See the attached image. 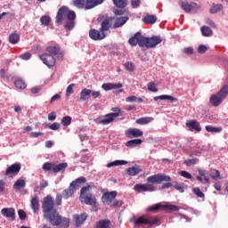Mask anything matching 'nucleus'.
<instances>
[{
	"instance_id": "f257e3e1",
	"label": "nucleus",
	"mask_w": 228,
	"mask_h": 228,
	"mask_svg": "<svg viewBox=\"0 0 228 228\" xmlns=\"http://www.w3.org/2000/svg\"><path fill=\"white\" fill-rule=\"evenodd\" d=\"M43 216L53 227L69 228L70 221L67 217H63L54 208V200L53 196L48 195L43 199L42 202Z\"/></svg>"
},
{
	"instance_id": "f03ea898",
	"label": "nucleus",
	"mask_w": 228,
	"mask_h": 228,
	"mask_svg": "<svg viewBox=\"0 0 228 228\" xmlns=\"http://www.w3.org/2000/svg\"><path fill=\"white\" fill-rule=\"evenodd\" d=\"M65 17L69 20V21L66 22L65 28L69 31H71V29H74V26H76V21H74L76 20V12L69 11V7H61L56 15V24H61V22L65 20Z\"/></svg>"
},
{
	"instance_id": "7ed1b4c3",
	"label": "nucleus",
	"mask_w": 228,
	"mask_h": 228,
	"mask_svg": "<svg viewBox=\"0 0 228 228\" xmlns=\"http://www.w3.org/2000/svg\"><path fill=\"white\" fill-rule=\"evenodd\" d=\"M79 200L82 204H86V206H94V208H97V199L90 191V185L85 186L81 189Z\"/></svg>"
},
{
	"instance_id": "20e7f679",
	"label": "nucleus",
	"mask_w": 228,
	"mask_h": 228,
	"mask_svg": "<svg viewBox=\"0 0 228 228\" xmlns=\"http://www.w3.org/2000/svg\"><path fill=\"white\" fill-rule=\"evenodd\" d=\"M86 183V178L84 176H81L79 178H77L75 181L71 182L69 188L65 189L62 193L61 194L62 196V199H69V197H72L74 195V191H76V188H79V184H85Z\"/></svg>"
},
{
	"instance_id": "39448f33",
	"label": "nucleus",
	"mask_w": 228,
	"mask_h": 228,
	"mask_svg": "<svg viewBox=\"0 0 228 228\" xmlns=\"http://www.w3.org/2000/svg\"><path fill=\"white\" fill-rule=\"evenodd\" d=\"M69 164L66 162H62L60 164H55L53 162H45L43 164V170L44 172H53V174H59L60 172L63 173L67 170Z\"/></svg>"
},
{
	"instance_id": "423d86ee",
	"label": "nucleus",
	"mask_w": 228,
	"mask_h": 228,
	"mask_svg": "<svg viewBox=\"0 0 228 228\" xmlns=\"http://www.w3.org/2000/svg\"><path fill=\"white\" fill-rule=\"evenodd\" d=\"M228 94V85L224 86L221 90L210 97V102L215 108H218L222 104V101L227 97Z\"/></svg>"
},
{
	"instance_id": "0eeeda50",
	"label": "nucleus",
	"mask_w": 228,
	"mask_h": 228,
	"mask_svg": "<svg viewBox=\"0 0 228 228\" xmlns=\"http://www.w3.org/2000/svg\"><path fill=\"white\" fill-rule=\"evenodd\" d=\"M170 181H172L170 176L161 173L151 175L147 178V183H149V184H161L162 183H168Z\"/></svg>"
},
{
	"instance_id": "6e6552de",
	"label": "nucleus",
	"mask_w": 228,
	"mask_h": 228,
	"mask_svg": "<svg viewBox=\"0 0 228 228\" xmlns=\"http://www.w3.org/2000/svg\"><path fill=\"white\" fill-rule=\"evenodd\" d=\"M111 113H109L105 115V118L102 119L100 121V124H102L103 126H108V124H111L115 120V118L120 117V113H122V110L118 107H115L111 109Z\"/></svg>"
},
{
	"instance_id": "1a4fd4ad",
	"label": "nucleus",
	"mask_w": 228,
	"mask_h": 228,
	"mask_svg": "<svg viewBox=\"0 0 228 228\" xmlns=\"http://www.w3.org/2000/svg\"><path fill=\"white\" fill-rule=\"evenodd\" d=\"M163 42V37L160 36H153L151 37H144L143 47H147V49H153L159 44Z\"/></svg>"
},
{
	"instance_id": "9d476101",
	"label": "nucleus",
	"mask_w": 228,
	"mask_h": 228,
	"mask_svg": "<svg viewBox=\"0 0 228 228\" xmlns=\"http://www.w3.org/2000/svg\"><path fill=\"white\" fill-rule=\"evenodd\" d=\"M134 224L136 225H155L158 224V218L142 216L134 221Z\"/></svg>"
},
{
	"instance_id": "9b49d317",
	"label": "nucleus",
	"mask_w": 228,
	"mask_h": 228,
	"mask_svg": "<svg viewBox=\"0 0 228 228\" xmlns=\"http://www.w3.org/2000/svg\"><path fill=\"white\" fill-rule=\"evenodd\" d=\"M144 39L145 37H143L141 32H136L134 37L129 38L128 43L132 47H136V45L143 47Z\"/></svg>"
},
{
	"instance_id": "f8f14e48",
	"label": "nucleus",
	"mask_w": 228,
	"mask_h": 228,
	"mask_svg": "<svg viewBox=\"0 0 228 228\" xmlns=\"http://www.w3.org/2000/svg\"><path fill=\"white\" fill-rule=\"evenodd\" d=\"M20 163H14L7 167L4 175L7 177H15V175H18L19 172H20Z\"/></svg>"
},
{
	"instance_id": "ddd939ff",
	"label": "nucleus",
	"mask_w": 228,
	"mask_h": 228,
	"mask_svg": "<svg viewBox=\"0 0 228 228\" xmlns=\"http://www.w3.org/2000/svg\"><path fill=\"white\" fill-rule=\"evenodd\" d=\"M134 190L138 193H143V191H155L156 188L152 183H137L134 185Z\"/></svg>"
},
{
	"instance_id": "4468645a",
	"label": "nucleus",
	"mask_w": 228,
	"mask_h": 228,
	"mask_svg": "<svg viewBox=\"0 0 228 228\" xmlns=\"http://www.w3.org/2000/svg\"><path fill=\"white\" fill-rule=\"evenodd\" d=\"M89 37L91 40H104L106 38V33H103L101 29L91 28L89 30Z\"/></svg>"
},
{
	"instance_id": "2eb2a0df",
	"label": "nucleus",
	"mask_w": 228,
	"mask_h": 228,
	"mask_svg": "<svg viewBox=\"0 0 228 228\" xmlns=\"http://www.w3.org/2000/svg\"><path fill=\"white\" fill-rule=\"evenodd\" d=\"M45 65H47L49 68L54 67L56 65V58L49 53H44L39 56Z\"/></svg>"
},
{
	"instance_id": "dca6fc26",
	"label": "nucleus",
	"mask_w": 228,
	"mask_h": 228,
	"mask_svg": "<svg viewBox=\"0 0 228 228\" xmlns=\"http://www.w3.org/2000/svg\"><path fill=\"white\" fill-rule=\"evenodd\" d=\"M117 195H118L117 191H113L110 192H104L102 197V201L106 206H110V204H111V202H113V200H115V199H117Z\"/></svg>"
},
{
	"instance_id": "f3484780",
	"label": "nucleus",
	"mask_w": 228,
	"mask_h": 228,
	"mask_svg": "<svg viewBox=\"0 0 228 228\" xmlns=\"http://www.w3.org/2000/svg\"><path fill=\"white\" fill-rule=\"evenodd\" d=\"M125 135L127 138H140L141 136H143V131L138 128H128L125 131Z\"/></svg>"
},
{
	"instance_id": "a211bd4d",
	"label": "nucleus",
	"mask_w": 228,
	"mask_h": 228,
	"mask_svg": "<svg viewBox=\"0 0 228 228\" xmlns=\"http://www.w3.org/2000/svg\"><path fill=\"white\" fill-rule=\"evenodd\" d=\"M112 22H113V17L104 18L103 20H102L100 29L103 33H106V31H110V29H111Z\"/></svg>"
},
{
	"instance_id": "6ab92c4d",
	"label": "nucleus",
	"mask_w": 228,
	"mask_h": 228,
	"mask_svg": "<svg viewBox=\"0 0 228 228\" xmlns=\"http://www.w3.org/2000/svg\"><path fill=\"white\" fill-rule=\"evenodd\" d=\"M186 127H188L189 131H196L197 133H200L202 128L200 127V123L195 119L190 120L185 124Z\"/></svg>"
},
{
	"instance_id": "aec40b11",
	"label": "nucleus",
	"mask_w": 228,
	"mask_h": 228,
	"mask_svg": "<svg viewBox=\"0 0 228 228\" xmlns=\"http://www.w3.org/2000/svg\"><path fill=\"white\" fill-rule=\"evenodd\" d=\"M86 218H88V215L86 213L81 215H75L73 216V222L76 227H79V225H83L85 222H86Z\"/></svg>"
},
{
	"instance_id": "412c9836",
	"label": "nucleus",
	"mask_w": 228,
	"mask_h": 228,
	"mask_svg": "<svg viewBox=\"0 0 228 228\" xmlns=\"http://www.w3.org/2000/svg\"><path fill=\"white\" fill-rule=\"evenodd\" d=\"M30 207L34 213H37L40 209V198L38 195H34V197L30 200Z\"/></svg>"
},
{
	"instance_id": "4be33fe9",
	"label": "nucleus",
	"mask_w": 228,
	"mask_h": 228,
	"mask_svg": "<svg viewBox=\"0 0 228 228\" xmlns=\"http://www.w3.org/2000/svg\"><path fill=\"white\" fill-rule=\"evenodd\" d=\"M102 88H103V90H105L106 92L110 90H118V88H122V84L121 83H118V84L105 83V84H102Z\"/></svg>"
},
{
	"instance_id": "5701e85b",
	"label": "nucleus",
	"mask_w": 228,
	"mask_h": 228,
	"mask_svg": "<svg viewBox=\"0 0 228 228\" xmlns=\"http://www.w3.org/2000/svg\"><path fill=\"white\" fill-rule=\"evenodd\" d=\"M102 3H104V0H86V10H92V8H95Z\"/></svg>"
},
{
	"instance_id": "b1692460",
	"label": "nucleus",
	"mask_w": 228,
	"mask_h": 228,
	"mask_svg": "<svg viewBox=\"0 0 228 228\" xmlns=\"http://www.w3.org/2000/svg\"><path fill=\"white\" fill-rule=\"evenodd\" d=\"M1 214L5 218H12V220H15V209L14 208H3L1 210Z\"/></svg>"
},
{
	"instance_id": "393cba45",
	"label": "nucleus",
	"mask_w": 228,
	"mask_h": 228,
	"mask_svg": "<svg viewBox=\"0 0 228 228\" xmlns=\"http://www.w3.org/2000/svg\"><path fill=\"white\" fill-rule=\"evenodd\" d=\"M181 7L187 13H190L191 12V8H196L197 4L194 2H191V4H188V2H180Z\"/></svg>"
},
{
	"instance_id": "a878e982",
	"label": "nucleus",
	"mask_w": 228,
	"mask_h": 228,
	"mask_svg": "<svg viewBox=\"0 0 228 228\" xmlns=\"http://www.w3.org/2000/svg\"><path fill=\"white\" fill-rule=\"evenodd\" d=\"M140 172H142V167H140V166L135 165L132 167H128L126 169V174H128L130 176H134V175H138V174H140Z\"/></svg>"
},
{
	"instance_id": "bb28decb",
	"label": "nucleus",
	"mask_w": 228,
	"mask_h": 228,
	"mask_svg": "<svg viewBox=\"0 0 228 228\" xmlns=\"http://www.w3.org/2000/svg\"><path fill=\"white\" fill-rule=\"evenodd\" d=\"M127 20H129V18L127 16L116 19V21L113 25L114 29H117V28H122V26H124V24H126Z\"/></svg>"
},
{
	"instance_id": "cd10ccee",
	"label": "nucleus",
	"mask_w": 228,
	"mask_h": 228,
	"mask_svg": "<svg viewBox=\"0 0 228 228\" xmlns=\"http://www.w3.org/2000/svg\"><path fill=\"white\" fill-rule=\"evenodd\" d=\"M143 141L142 139H133L126 142V147L129 149H134V147H138V145H142Z\"/></svg>"
},
{
	"instance_id": "c85d7f7f",
	"label": "nucleus",
	"mask_w": 228,
	"mask_h": 228,
	"mask_svg": "<svg viewBox=\"0 0 228 228\" xmlns=\"http://www.w3.org/2000/svg\"><path fill=\"white\" fill-rule=\"evenodd\" d=\"M91 94H92V90L86 89V88L82 89V91L80 92L79 101H82V102L88 101V99H90L91 97Z\"/></svg>"
},
{
	"instance_id": "c756f323",
	"label": "nucleus",
	"mask_w": 228,
	"mask_h": 228,
	"mask_svg": "<svg viewBox=\"0 0 228 228\" xmlns=\"http://www.w3.org/2000/svg\"><path fill=\"white\" fill-rule=\"evenodd\" d=\"M95 228H111V221L110 219H102L97 222Z\"/></svg>"
},
{
	"instance_id": "7c9ffc66",
	"label": "nucleus",
	"mask_w": 228,
	"mask_h": 228,
	"mask_svg": "<svg viewBox=\"0 0 228 228\" xmlns=\"http://www.w3.org/2000/svg\"><path fill=\"white\" fill-rule=\"evenodd\" d=\"M156 20H158V18L156 17V15H151V14H147L143 17L142 21L145 24H155Z\"/></svg>"
},
{
	"instance_id": "2f4dec72",
	"label": "nucleus",
	"mask_w": 228,
	"mask_h": 228,
	"mask_svg": "<svg viewBox=\"0 0 228 228\" xmlns=\"http://www.w3.org/2000/svg\"><path fill=\"white\" fill-rule=\"evenodd\" d=\"M152 120H154V118L150 117L140 118L135 120V124H138L139 126H145V124H151Z\"/></svg>"
},
{
	"instance_id": "473e14b6",
	"label": "nucleus",
	"mask_w": 228,
	"mask_h": 228,
	"mask_svg": "<svg viewBox=\"0 0 228 228\" xmlns=\"http://www.w3.org/2000/svg\"><path fill=\"white\" fill-rule=\"evenodd\" d=\"M177 101V98L168 95V94H163L159 96H155L154 101Z\"/></svg>"
},
{
	"instance_id": "72a5a7b5",
	"label": "nucleus",
	"mask_w": 228,
	"mask_h": 228,
	"mask_svg": "<svg viewBox=\"0 0 228 228\" xmlns=\"http://www.w3.org/2000/svg\"><path fill=\"white\" fill-rule=\"evenodd\" d=\"M20 40V36L17 32L12 33L9 36V42L10 44H12L13 45L15 44H19V41Z\"/></svg>"
},
{
	"instance_id": "f704fd0d",
	"label": "nucleus",
	"mask_w": 228,
	"mask_h": 228,
	"mask_svg": "<svg viewBox=\"0 0 228 228\" xmlns=\"http://www.w3.org/2000/svg\"><path fill=\"white\" fill-rule=\"evenodd\" d=\"M46 51L48 52V54H51L52 56H56V54L60 53V46H48L46 48Z\"/></svg>"
},
{
	"instance_id": "c9c22d12",
	"label": "nucleus",
	"mask_w": 228,
	"mask_h": 228,
	"mask_svg": "<svg viewBox=\"0 0 228 228\" xmlns=\"http://www.w3.org/2000/svg\"><path fill=\"white\" fill-rule=\"evenodd\" d=\"M116 8L124 9L127 6V0H112Z\"/></svg>"
},
{
	"instance_id": "e433bc0d",
	"label": "nucleus",
	"mask_w": 228,
	"mask_h": 228,
	"mask_svg": "<svg viewBox=\"0 0 228 228\" xmlns=\"http://www.w3.org/2000/svg\"><path fill=\"white\" fill-rule=\"evenodd\" d=\"M224 10V5L222 4H213L210 8V13H218V12H222Z\"/></svg>"
},
{
	"instance_id": "4c0bfd02",
	"label": "nucleus",
	"mask_w": 228,
	"mask_h": 228,
	"mask_svg": "<svg viewBox=\"0 0 228 228\" xmlns=\"http://www.w3.org/2000/svg\"><path fill=\"white\" fill-rule=\"evenodd\" d=\"M122 165H127V161H126V160H115V161L110 162L107 165V167L111 168V167H120Z\"/></svg>"
},
{
	"instance_id": "58836bf2",
	"label": "nucleus",
	"mask_w": 228,
	"mask_h": 228,
	"mask_svg": "<svg viewBox=\"0 0 228 228\" xmlns=\"http://www.w3.org/2000/svg\"><path fill=\"white\" fill-rule=\"evenodd\" d=\"M200 30L203 37H211L213 35V30L208 26L201 27Z\"/></svg>"
},
{
	"instance_id": "ea45409f",
	"label": "nucleus",
	"mask_w": 228,
	"mask_h": 228,
	"mask_svg": "<svg viewBox=\"0 0 228 228\" xmlns=\"http://www.w3.org/2000/svg\"><path fill=\"white\" fill-rule=\"evenodd\" d=\"M24 186H26V181H24L22 179H19L14 183L13 189L20 190V188H24Z\"/></svg>"
},
{
	"instance_id": "a19ab883",
	"label": "nucleus",
	"mask_w": 228,
	"mask_h": 228,
	"mask_svg": "<svg viewBox=\"0 0 228 228\" xmlns=\"http://www.w3.org/2000/svg\"><path fill=\"white\" fill-rule=\"evenodd\" d=\"M206 131L208 133H222V127H215L211 126H205Z\"/></svg>"
},
{
	"instance_id": "79ce46f5",
	"label": "nucleus",
	"mask_w": 228,
	"mask_h": 228,
	"mask_svg": "<svg viewBox=\"0 0 228 228\" xmlns=\"http://www.w3.org/2000/svg\"><path fill=\"white\" fill-rule=\"evenodd\" d=\"M73 4H75L77 8H86V0H73Z\"/></svg>"
},
{
	"instance_id": "37998d69",
	"label": "nucleus",
	"mask_w": 228,
	"mask_h": 228,
	"mask_svg": "<svg viewBox=\"0 0 228 228\" xmlns=\"http://www.w3.org/2000/svg\"><path fill=\"white\" fill-rule=\"evenodd\" d=\"M124 67L126 70H128V72H133L134 71V69H135L134 63L133 61H126L124 64Z\"/></svg>"
},
{
	"instance_id": "c03bdc74",
	"label": "nucleus",
	"mask_w": 228,
	"mask_h": 228,
	"mask_svg": "<svg viewBox=\"0 0 228 228\" xmlns=\"http://www.w3.org/2000/svg\"><path fill=\"white\" fill-rule=\"evenodd\" d=\"M126 102H143V99L142 98H138L134 95L133 96H128L126 98Z\"/></svg>"
},
{
	"instance_id": "a18cd8bd",
	"label": "nucleus",
	"mask_w": 228,
	"mask_h": 228,
	"mask_svg": "<svg viewBox=\"0 0 228 228\" xmlns=\"http://www.w3.org/2000/svg\"><path fill=\"white\" fill-rule=\"evenodd\" d=\"M61 124L66 127L67 126H70V124H72V118H70V116H65L61 119Z\"/></svg>"
},
{
	"instance_id": "49530a36",
	"label": "nucleus",
	"mask_w": 228,
	"mask_h": 228,
	"mask_svg": "<svg viewBox=\"0 0 228 228\" xmlns=\"http://www.w3.org/2000/svg\"><path fill=\"white\" fill-rule=\"evenodd\" d=\"M14 86L16 88H20V90H24L26 88V83L23 82L22 79H18L14 82Z\"/></svg>"
},
{
	"instance_id": "de8ad7c7",
	"label": "nucleus",
	"mask_w": 228,
	"mask_h": 228,
	"mask_svg": "<svg viewBox=\"0 0 228 228\" xmlns=\"http://www.w3.org/2000/svg\"><path fill=\"white\" fill-rule=\"evenodd\" d=\"M184 165H186V167H191V165H197V163H199V159L195 158V159H186L184 160Z\"/></svg>"
},
{
	"instance_id": "09e8293b",
	"label": "nucleus",
	"mask_w": 228,
	"mask_h": 228,
	"mask_svg": "<svg viewBox=\"0 0 228 228\" xmlns=\"http://www.w3.org/2000/svg\"><path fill=\"white\" fill-rule=\"evenodd\" d=\"M163 209L166 211H179V207L175 205H164Z\"/></svg>"
},
{
	"instance_id": "8fccbe9b",
	"label": "nucleus",
	"mask_w": 228,
	"mask_h": 228,
	"mask_svg": "<svg viewBox=\"0 0 228 228\" xmlns=\"http://www.w3.org/2000/svg\"><path fill=\"white\" fill-rule=\"evenodd\" d=\"M163 207H165V205H162L161 203H157L150 208H148V211H159V209H161V208H163Z\"/></svg>"
},
{
	"instance_id": "3c124183",
	"label": "nucleus",
	"mask_w": 228,
	"mask_h": 228,
	"mask_svg": "<svg viewBox=\"0 0 228 228\" xmlns=\"http://www.w3.org/2000/svg\"><path fill=\"white\" fill-rule=\"evenodd\" d=\"M40 22H41V24H43V26H47L51 22V17L45 15V16L41 17Z\"/></svg>"
},
{
	"instance_id": "603ef678",
	"label": "nucleus",
	"mask_w": 228,
	"mask_h": 228,
	"mask_svg": "<svg viewBox=\"0 0 228 228\" xmlns=\"http://www.w3.org/2000/svg\"><path fill=\"white\" fill-rule=\"evenodd\" d=\"M192 191L193 193H195L197 197H199V199H204L205 197L204 192H202V191H200L199 187L192 189Z\"/></svg>"
},
{
	"instance_id": "864d4df0",
	"label": "nucleus",
	"mask_w": 228,
	"mask_h": 228,
	"mask_svg": "<svg viewBox=\"0 0 228 228\" xmlns=\"http://www.w3.org/2000/svg\"><path fill=\"white\" fill-rule=\"evenodd\" d=\"M70 94H74V84L68 86L66 89V97H70Z\"/></svg>"
},
{
	"instance_id": "5fc2aeb1",
	"label": "nucleus",
	"mask_w": 228,
	"mask_h": 228,
	"mask_svg": "<svg viewBox=\"0 0 228 228\" xmlns=\"http://www.w3.org/2000/svg\"><path fill=\"white\" fill-rule=\"evenodd\" d=\"M148 90L150 92H158V88L156 87V84L154 82H150L148 84Z\"/></svg>"
},
{
	"instance_id": "6e6d98bb",
	"label": "nucleus",
	"mask_w": 228,
	"mask_h": 228,
	"mask_svg": "<svg viewBox=\"0 0 228 228\" xmlns=\"http://www.w3.org/2000/svg\"><path fill=\"white\" fill-rule=\"evenodd\" d=\"M49 129L52 131H58L60 129L61 125L58 122L53 123L52 125L48 126Z\"/></svg>"
},
{
	"instance_id": "4d7b16f0",
	"label": "nucleus",
	"mask_w": 228,
	"mask_h": 228,
	"mask_svg": "<svg viewBox=\"0 0 228 228\" xmlns=\"http://www.w3.org/2000/svg\"><path fill=\"white\" fill-rule=\"evenodd\" d=\"M214 172H216V175H210L211 179L214 181H216V179H221L220 171L218 169H214Z\"/></svg>"
},
{
	"instance_id": "13d9d810",
	"label": "nucleus",
	"mask_w": 228,
	"mask_h": 228,
	"mask_svg": "<svg viewBox=\"0 0 228 228\" xmlns=\"http://www.w3.org/2000/svg\"><path fill=\"white\" fill-rule=\"evenodd\" d=\"M126 12V8L124 9H114L113 13L114 15H124V13Z\"/></svg>"
},
{
	"instance_id": "bf43d9fd",
	"label": "nucleus",
	"mask_w": 228,
	"mask_h": 228,
	"mask_svg": "<svg viewBox=\"0 0 228 228\" xmlns=\"http://www.w3.org/2000/svg\"><path fill=\"white\" fill-rule=\"evenodd\" d=\"M61 199H63V197L61 196V194L58 193L55 197L56 206H61Z\"/></svg>"
},
{
	"instance_id": "052dcab7",
	"label": "nucleus",
	"mask_w": 228,
	"mask_h": 228,
	"mask_svg": "<svg viewBox=\"0 0 228 228\" xmlns=\"http://www.w3.org/2000/svg\"><path fill=\"white\" fill-rule=\"evenodd\" d=\"M206 51H208V46H206L204 45H200L198 48V53L200 54H204V53H206Z\"/></svg>"
},
{
	"instance_id": "680f3d73",
	"label": "nucleus",
	"mask_w": 228,
	"mask_h": 228,
	"mask_svg": "<svg viewBox=\"0 0 228 228\" xmlns=\"http://www.w3.org/2000/svg\"><path fill=\"white\" fill-rule=\"evenodd\" d=\"M122 204H124L122 200H116L110 205V208H121Z\"/></svg>"
},
{
	"instance_id": "e2e57ef3",
	"label": "nucleus",
	"mask_w": 228,
	"mask_h": 228,
	"mask_svg": "<svg viewBox=\"0 0 228 228\" xmlns=\"http://www.w3.org/2000/svg\"><path fill=\"white\" fill-rule=\"evenodd\" d=\"M18 215H19V218H20V220H26V212H24V210H22V209H20L19 211H18Z\"/></svg>"
},
{
	"instance_id": "0e129e2a",
	"label": "nucleus",
	"mask_w": 228,
	"mask_h": 228,
	"mask_svg": "<svg viewBox=\"0 0 228 228\" xmlns=\"http://www.w3.org/2000/svg\"><path fill=\"white\" fill-rule=\"evenodd\" d=\"M20 58L21 60H26V61L30 60V59H31V53H23V54H20Z\"/></svg>"
},
{
	"instance_id": "69168bd1",
	"label": "nucleus",
	"mask_w": 228,
	"mask_h": 228,
	"mask_svg": "<svg viewBox=\"0 0 228 228\" xmlns=\"http://www.w3.org/2000/svg\"><path fill=\"white\" fill-rule=\"evenodd\" d=\"M141 3L142 2L140 0H132L131 1L132 8H139Z\"/></svg>"
},
{
	"instance_id": "338daca9",
	"label": "nucleus",
	"mask_w": 228,
	"mask_h": 228,
	"mask_svg": "<svg viewBox=\"0 0 228 228\" xmlns=\"http://www.w3.org/2000/svg\"><path fill=\"white\" fill-rule=\"evenodd\" d=\"M180 175H182V177H184L185 179H191V174L188 173L187 171H182L180 173Z\"/></svg>"
},
{
	"instance_id": "774afa93",
	"label": "nucleus",
	"mask_w": 228,
	"mask_h": 228,
	"mask_svg": "<svg viewBox=\"0 0 228 228\" xmlns=\"http://www.w3.org/2000/svg\"><path fill=\"white\" fill-rule=\"evenodd\" d=\"M91 96L93 97V99H97V97H101V92L91 90Z\"/></svg>"
}]
</instances>
